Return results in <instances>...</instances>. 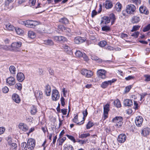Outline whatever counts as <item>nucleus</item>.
I'll return each instance as SVG.
<instances>
[{"label": "nucleus", "instance_id": "nucleus-1", "mask_svg": "<svg viewBox=\"0 0 150 150\" xmlns=\"http://www.w3.org/2000/svg\"><path fill=\"white\" fill-rule=\"evenodd\" d=\"M22 24H24L26 27L30 28H34L35 26L38 25L37 21H35L27 20L25 22L21 21Z\"/></svg>", "mask_w": 150, "mask_h": 150}, {"label": "nucleus", "instance_id": "nucleus-2", "mask_svg": "<svg viewBox=\"0 0 150 150\" xmlns=\"http://www.w3.org/2000/svg\"><path fill=\"white\" fill-rule=\"evenodd\" d=\"M126 12L129 14L133 15L136 12V8L134 5L130 4L127 6L126 8Z\"/></svg>", "mask_w": 150, "mask_h": 150}, {"label": "nucleus", "instance_id": "nucleus-3", "mask_svg": "<svg viewBox=\"0 0 150 150\" xmlns=\"http://www.w3.org/2000/svg\"><path fill=\"white\" fill-rule=\"evenodd\" d=\"M123 118L120 116H116L113 118L112 121L113 122L116 123V126L120 127L122 126L123 124Z\"/></svg>", "mask_w": 150, "mask_h": 150}, {"label": "nucleus", "instance_id": "nucleus-4", "mask_svg": "<svg viewBox=\"0 0 150 150\" xmlns=\"http://www.w3.org/2000/svg\"><path fill=\"white\" fill-rule=\"evenodd\" d=\"M81 74L87 78H91L93 75V73L91 71L85 69L81 70Z\"/></svg>", "mask_w": 150, "mask_h": 150}, {"label": "nucleus", "instance_id": "nucleus-5", "mask_svg": "<svg viewBox=\"0 0 150 150\" xmlns=\"http://www.w3.org/2000/svg\"><path fill=\"white\" fill-rule=\"evenodd\" d=\"M27 145L28 149L30 150L33 149L35 146V140L32 138L28 139L27 142Z\"/></svg>", "mask_w": 150, "mask_h": 150}, {"label": "nucleus", "instance_id": "nucleus-6", "mask_svg": "<svg viewBox=\"0 0 150 150\" xmlns=\"http://www.w3.org/2000/svg\"><path fill=\"white\" fill-rule=\"evenodd\" d=\"M52 99L53 100L57 101L59 98V94L58 91L56 89L52 90Z\"/></svg>", "mask_w": 150, "mask_h": 150}, {"label": "nucleus", "instance_id": "nucleus-7", "mask_svg": "<svg viewBox=\"0 0 150 150\" xmlns=\"http://www.w3.org/2000/svg\"><path fill=\"white\" fill-rule=\"evenodd\" d=\"M116 81V79H112V80H109L107 81H104L102 83L101 87L103 88H105L109 85H111L112 83Z\"/></svg>", "mask_w": 150, "mask_h": 150}, {"label": "nucleus", "instance_id": "nucleus-8", "mask_svg": "<svg viewBox=\"0 0 150 150\" xmlns=\"http://www.w3.org/2000/svg\"><path fill=\"white\" fill-rule=\"evenodd\" d=\"M143 119L141 116H137L135 118V124L137 126L140 127L142 125Z\"/></svg>", "mask_w": 150, "mask_h": 150}, {"label": "nucleus", "instance_id": "nucleus-9", "mask_svg": "<svg viewBox=\"0 0 150 150\" xmlns=\"http://www.w3.org/2000/svg\"><path fill=\"white\" fill-rule=\"evenodd\" d=\"M21 45L22 42H13L11 45V50H16L17 49L21 47Z\"/></svg>", "mask_w": 150, "mask_h": 150}, {"label": "nucleus", "instance_id": "nucleus-10", "mask_svg": "<svg viewBox=\"0 0 150 150\" xmlns=\"http://www.w3.org/2000/svg\"><path fill=\"white\" fill-rule=\"evenodd\" d=\"M98 77L102 79H104L106 78V71L103 69H100L97 71Z\"/></svg>", "mask_w": 150, "mask_h": 150}, {"label": "nucleus", "instance_id": "nucleus-11", "mask_svg": "<svg viewBox=\"0 0 150 150\" xmlns=\"http://www.w3.org/2000/svg\"><path fill=\"white\" fill-rule=\"evenodd\" d=\"M126 136L125 134H121L118 136L117 140L119 143H123L126 140Z\"/></svg>", "mask_w": 150, "mask_h": 150}, {"label": "nucleus", "instance_id": "nucleus-12", "mask_svg": "<svg viewBox=\"0 0 150 150\" xmlns=\"http://www.w3.org/2000/svg\"><path fill=\"white\" fill-rule=\"evenodd\" d=\"M13 100L17 103H19L21 102L19 96L16 93H14L12 98Z\"/></svg>", "mask_w": 150, "mask_h": 150}, {"label": "nucleus", "instance_id": "nucleus-13", "mask_svg": "<svg viewBox=\"0 0 150 150\" xmlns=\"http://www.w3.org/2000/svg\"><path fill=\"white\" fill-rule=\"evenodd\" d=\"M19 129L24 132L27 131L29 129L28 127L25 124L22 123H20L18 125Z\"/></svg>", "mask_w": 150, "mask_h": 150}, {"label": "nucleus", "instance_id": "nucleus-14", "mask_svg": "<svg viewBox=\"0 0 150 150\" xmlns=\"http://www.w3.org/2000/svg\"><path fill=\"white\" fill-rule=\"evenodd\" d=\"M139 10L141 13H144L146 15H148L149 13L147 9L144 6H141L139 8Z\"/></svg>", "mask_w": 150, "mask_h": 150}, {"label": "nucleus", "instance_id": "nucleus-15", "mask_svg": "<svg viewBox=\"0 0 150 150\" xmlns=\"http://www.w3.org/2000/svg\"><path fill=\"white\" fill-rule=\"evenodd\" d=\"M101 19V23L103 25L104 24H107L110 22V18L108 16H104L102 17Z\"/></svg>", "mask_w": 150, "mask_h": 150}, {"label": "nucleus", "instance_id": "nucleus-16", "mask_svg": "<svg viewBox=\"0 0 150 150\" xmlns=\"http://www.w3.org/2000/svg\"><path fill=\"white\" fill-rule=\"evenodd\" d=\"M150 132V129L148 127H146L143 129L142 131L141 134L144 137L149 135Z\"/></svg>", "mask_w": 150, "mask_h": 150}, {"label": "nucleus", "instance_id": "nucleus-17", "mask_svg": "<svg viewBox=\"0 0 150 150\" xmlns=\"http://www.w3.org/2000/svg\"><path fill=\"white\" fill-rule=\"evenodd\" d=\"M17 78L19 81L21 82L24 80L25 79V76L22 73L20 72L17 74Z\"/></svg>", "mask_w": 150, "mask_h": 150}, {"label": "nucleus", "instance_id": "nucleus-18", "mask_svg": "<svg viewBox=\"0 0 150 150\" xmlns=\"http://www.w3.org/2000/svg\"><path fill=\"white\" fill-rule=\"evenodd\" d=\"M140 21V17L137 16H134L131 18V21L133 24H137Z\"/></svg>", "mask_w": 150, "mask_h": 150}, {"label": "nucleus", "instance_id": "nucleus-19", "mask_svg": "<svg viewBox=\"0 0 150 150\" xmlns=\"http://www.w3.org/2000/svg\"><path fill=\"white\" fill-rule=\"evenodd\" d=\"M74 42L76 44H79L85 41V40L80 37H76L74 40Z\"/></svg>", "mask_w": 150, "mask_h": 150}, {"label": "nucleus", "instance_id": "nucleus-20", "mask_svg": "<svg viewBox=\"0 0 150 150\" xmlns=\"http://www.w3.org/2000/svg\"><path fill=\"white\" fill-rule=\"evenodd\" d=\"M82 113L83 116V120H82L80 122L77 123V125H81V124H83L84 123L85 118L88 115V112L87 109H86L85 110L83 111Z\"/></svg>", "mask_w": 150, "mask_h": 150}, {"label": "nucleus", "instance_id": "nucleus-21", "mask_svg": "<svg viewBox=\"0 0 150 150\" xmlns=\"http://www.w3.org/2000/svg\"><path fill=\"white\" fill-rule=\"evenodd\" d=\"M124 104L125 106L131 107L132 105L133 102L132 100L126 99L124 101Z\"/></svg>", "mask_w": 150, "mask_h": 150}, {"label": "nucleus", "instance_id": "nucleus-22", "mask_svg": "<svg viewBox=\"0 0 150 150\" xmlns=\"http://www.w3.org/2000/svg\"><path fill=\"white\" fill-rule=\"evenodd\" d=\"M63 47L64 49V51L67 53L71 54H72L71 49L67 45H64Z\"/></svg>", "mask_w": 150, "mask_h": 150}, {"label": "nucleus", "instance_id": "nucleus-23", "mask_svg": "<svg viewBox=\"0 0 150 150\" xmlns=\"http://www.w3.org/2000/svg\"><path fill=\"white\" fill-rule=\"evenodd\" d=\"M35 95L37 99H40L42 97V93L40 91H36L35 93Z\"/></svg>", "mask_w": 150, "mask_h": 150}, {"label": "nucleus", "instance_id": "nucleus-24", "mask_svg": "<svg viewBox=\"0 0 150 150\" xmlns=\"http://www.w3.org/2000/svg\"><path fill=\"white\" fill-rule=\"evenodd\" d=\"M44 44L47 46H52L54 45V42L53 41L49 39L44 41Z\"/></svg>", "mask_w": 150, "mask_h": 150}, {"label": "nucleus", "instance_id": "nucleus-25", "mask_svg": "<svg viewBox=\"0 0 150 150\" xmlns=\"http://www.w3.org/2000/svg\"><path fill=\"white\" fill-rule=\"evenodd\" d=\"M113 5L111 1H106L105 2V6L107 9H110L112 7Z\"/></svg>", "mask_w": 150, "mask_h": 150}, {"label": "nucleus", "instance_id": "nucleus-26", "mask_svg": "<svg viewBox=\"0 0 150 150\" xmlns=\"http://www.w3.org/2000/svg\"><path fill=\"white\" fill-rule=\"evenodd\" d=\"M102 30L103 31L108 32L110 31L111 30V28L108 25H102Z\"/></svg>", "mask_w": 150, "mask_h": 150}, {"label": "nucleus", "instance_id": "nucleus-27", "mask_svg": "<svg viewBox=\"0 0 150 150\" xmlns=\"http://www.w3.org/2000/svg\"><path fill=\"white\" fill-rule=\"evenodd\" d=\"M45 92L47 96H49L50 95L51 89L49 85H47L46 86Z\"/></svg>", "mask_w": 150, "mask_h": 150}, {"label": "nucleus", "instance_id": "nucleus-28", "mask_svg": "<svg viewBox=\"0 0 150 150\" xmlns=\"http://www.w3.org/2000/svg\"><path fill=\"white\" fill-rule=\"evenodd\" d=\"M28 36L30 38L33 39L35 37L36 35L33 31H29L28 32Z\"/></svg>", "mask_w": 150, "mask_h": 150}, {"label": "nucleus", "instance_id": "nucleus-29", "mask_svg": "<svg viewBox=\"0 0 150 150\" xmlns=\"http://www.w3.org/2000/svg\"><path fill=\"white\" fill-rule=\"evenodd\" d=\"M16 71V68L15 67L13 66H10V72L13 75H15Z\"/></svg>", "mask_w": 150, "mask_h": 150}, {"label": "nucleus", "instance_id": "nucleus-30", "mask_svg": "<svg viewBox=\"0 0 150 150\" xmlns=\"http://www.w3.org/2000/svg\"><path fill=\"white\" fill-rule=\"evenodd\" d=\"M104 114H107L108 113V112L109 110V105L107 104L104 107Z\"/></svg>", "mask_w": 150, "mask_h": 150}, {"label": "nucleus", "instance_id": "nucleus-31", "mask_svg": "<svg viewBox=\"0 0 150 150\" xmlns=\"http://www.w3.org/2000/svg\"><path fill=\"white\" fill-rule=\"evenodd\" d=\"M110 18V20L112 21H111L112 24H113L115 21L116 18L115 17V15L113 13H111L109 15V17Z\"/></svg>", "mask_w": 150, "mask_h": 150}, {"label": "nucleus", "instance_id": "nucleus-32", "mask_svg": "<svg viewBox=\"0 0 150 150\" xmlns=\"http://www.w3.org/2000/svg\"><path fill=\"white\" fill-rule=\"evenodd\" d=\"M113 103L114 105L117 108H120L121 106V103L118 99L115 100L113 102Z\"/></svg>", "mask_w": 150, "mask_h": 150}, {"label": "nucleus", "instance_id": "nucleus-33", "mask_svg": "<svg viewBox=\"0 0 150 150\" xmlns=\"http://www.w3.org/2000/svg\"><path fill=\"white\" fill-rule=\"evenodd\" d=\"M64 150H74V149L72 145H65L64 146Z\"/></svg>", "mask_w": 150, "mask_h": 150}, {"label": "nucleus", "instance_id": "nucleus-34", "mask_svg": "<svg viewBox=\"0 0 150 150\" xmlns=\"http://www.w3.org/2000/svg\"><path fill=\"white\" fill-rule=\"evenodd\" d=\"M37 112V108L36 107L33 105L31 107L30 110V113L32 115H35Z\"/></svg>", "mask_w": 150, "mask_h": 150}, {"label": "nucleus", "instance_id": "nucleus-35", "mask_svg": "<svg viewBox=\"0 0 150 150\" xmlns=\"http://www.w3.org/2000/svg\"><path fill=\"white\" fill-rule=\"evenodd\" d=\"M63 31L66 32L67 35L69 36H71V35L70 33L71 30L69 28L65 27L64 30Z\"/></svg>", "mask_w": 150, "mask_h": 150}, {"label": "nucleus", "instance_id": "nucleus-36", "mask_svg": "<svg viewBox=\"0 0 150 150\" xmlns=\"http://www.w3.org/2000/svg\"><path fill=\"white\" fill-rule=\"evenodd\" d=\"M17 145L15 143H12L10 144V150H16Z\"/></svg>", "mask_w": 150, "mask_h": 150}, {"label": "nucleus", "instance_id": "nucleus-37", "mask_svg": "<svg viewBox=\"0 0 150 150\" xmlns=\"http://www.w3.org/2000/svg\"><path fill=\"white\" fill-rule=\"evenodd\" d=\"M116 10L117 11H120L122 8V5L119 2H117L115 5Z\"/></svg>", "mask_w": 150, "mask_h": 150}, {"label": "nucleus", "instance_id": "nucleus-38", "mask_svg": "<svg viewBox=\"0 0 150 150\" xmlns=\"http://www.w3.org/2000/svg\"><path fill=\"white\" fill-rule=\"evenodd\" d=\"M59 22L64 24H67L69 23V21L65 18H63L60 19Z\"/></svg>", "mask_w": 150, "mask_h": 150}, {"label": "nucleus", "instance_id": "nucleus-39", "mask_svg": "<svg viewBox=\"0 0 150 150\" xmlns=\"http://www.w3.org/2000/svg\"><path fill=\"white\" fill-rule=\"evenodd\" d=\"M15 31L17 34L19 35H21L24 33L23 30L19 28H16V29Z\"/></svg>", "mask_w": 150, "mask_h": 150}, {"label": "nucleus", "instance_id": "nucleus-40", "mask_svg": "<svg viewBox=\"0 0 150 150\" xmlns=\"http://www.w3.org/2000/svg\"><path fill=\"white\" fill-rule=\"evenodd\" d=\"M107 44V42L104 40L100 41L98 43V45L101 47H104Z\"/></svg>", "mask_w": 150, "mask_h": 150}, {"label": "nucleus", "instance_id": "nucleus-41", "mask_svg": "<svg viewBox=\"0 0 150 150\" xmlns=\"http://www.w3.org/2000/svg\"><path fill=\"white\" fill-rule=\"evenodd\" d=\"M94 125L93 122L91 121H89L86 125V128L87 129H89L92 127Z\"/></svg>", "mask_w": 150, "mask_h": 150}, {"label": "nucleus", "instance_id": "nucleus-42", "mask_svg": "<svg viewBox=\"0 0 150 150\" xmlns=\"http://www.w3.org/2000/svg\"><path fill=\"white\" fill-rule=\"evenodd\" d=\"M28 145L25 142H23L21 143V147H22V149L23 150H27L28 148Z\"/></svg>", "mask_w": 150, "mask_h": 150}, {"label": "nucleus", "instance_id": "nucleus-43", "mask_svg": "<svg viewBox=\"0 0 150 150\" xmlns=\"http://www.w3.org/2000/svg\"><path fill=\"white\" fill-rule=\"evenodd\" d=\"M140 26L139 25H135L133 26L132 28V29L131 30V31L132 32H133L134 31H135L138 30L140 28Z\"/></svg>", "mask_w": 150, "mask_h": 150}, {"label": "nucleus", "instance_id": "nucleus-44", "mask_svg": "<svg viewBox=\"0 0 150 150\" xmlns=\"http://www.w3.org/2000/svg\"><path fill=\"white\" fill-rule=\"evenodd\" d=\"M83 54V53L79 50H77L75 53L76 56L80 58L82 57Z\"/></svg>", "mask_w": 150, "mask_h": 150}, {"label": "nucleus", "instance_id": "nucleus-45", "mask_svg": "<svg viewBox=\"0 0 150 150\" xmlns=\"http://www.w3.org/2000/svg\"><path fill=\"white\" fill-rule=\"evenodd\" d=\"M16 83L15 79L12 77L10 76V86L13 85Z\"/></svg>", "mask_w": 150, "mask_h": 150}, {"label": "nucleus", "instance_id": "nucleus-46", "mask_svg": "<svg viewBox=\"0 0 150 150\" xmlns=\"http://www.w3.org/2000/svg\"><path fill=\"white\" fill-rule=\"evenodd\" d=\"M90 136L89 133L83 134L80 135L79 136V138H84Z\"/></svg>", "mask_w": 150, "mask_h": 150}, {"label": "nucleus", "instance_id": "nucleus-47", "mask_svg": "<svg viewBox=\"0 0 150 150\" xmlns=\"http://www.w3.org/2000/svg\"><path fill=\"white\" fill-rule=\"evenodd\" d=\"M144 76L145 78L144 81H145L148 82L150 81V75L145 74Z\"/></svg>", "mask_w": 150, "mask_h": 150}, {"label": "nucleus", "instance_id": "nucleus-48", "mask_svg": "<svg viewBox=\"0 0 150 150\" xmlns=\"http://www.w3.org/2000/svg\"><path fill=\"white\" fill-rule=\"evenodd\" d=\"M139 34V32L138 31L132 33L131 36H132L136 38H137Z\"/></svg>", "mask_w": 150, "mask_h": 150}, {"label": "nucleus", "instance_id": "nucleus-49", "mask_svg": "<svg viewBox=\"0 0 150 150\" xmlns=\"http://www.w3.org/2000/svg\"><path fill=\"white\" fill-rule=\"evenodd\" d=\"M150 29V24H149L145 26L143 30L144 32H146L149 31Z\"/></svg>", "mask_w": 150, "mask_h": 150}, {"label": "nucleus", "instance_id": "nucleus-50", "mask_svg": "<svg viewBox=\"0 0 150 150\" xmlns=\"http://www.w3.org/2000/svg\"><path fill=\"white\" fill-rule=\"evenodd\" d=\"M66 139V137H64L60 139L59 142L58 143V144L59 145H62L63 143L64 142V141Z\"/></svg>", "mask_w": 150, "mask_h": 150}, {"label": "nucleus", "instance_id": "nucleus-51", "mask_svg": "<svg viewBox=\"0 0 150 150\" xmlns=\"http://www.w3.org/2000/svg\"><path fill=\"white\" fill-rule=\"evenodd\" d=\"M15 88H17L18 90H20L22 89V85L20 83H17L15 86Z\"/></svg>", "mask_w": 150, "mask_h": 150}, {"label": "nucleus", "instance_id": "nucleus-52", "mask_svg": "<svg viewBox=\"0 0 150 150\" xmlns=\"http://www.w3.org/2000/svg\"><path fill=\"white\" fill-rule=\"evenodd\" d=\"M132 87V85H129L126 87L125 90V93L128 92L129 91Z\"/></svg>", "mask_w": 150, "mask_h": 150}, {"label": "nucleus", "instance_id": "nucleus-53", "mask_svg": "<svg viewBox=\"0 0 150 150\" xmlns=\"http://www.w3.org/2000/svg\"><path fill=\"white\" fill-rule=\"evenodd\" d=\"M67 136L69 139L72 141L74 142L75 143L76 142L75 139L73 136L68 134L67 135Z\"/></svg>", "mask_w": 150, "mask_h": 150}, {"label": "nucleus", "instance_id": "nucleus-54", "mask_svg": "<svg viewBox=\"0 0 150 150\" xmlns=\"http://www.w3.org/2000/svg\"><path fill=\"white\" fill-rule=\"evenodd\" d=\"M8 88L6 86H5L2 89V92L5 93H8Z\"/></svg>", "mask_w": 150, "mask_h": 150}, {"label": "nucleus", "instance_id": "nucleus-55", "mask_svg": "<svg viewBox=\"0 0 150 150\" xmlns=\"http://www.w3.org/2000/svg\"><path fill=\"white\" fill-rule=\"evenodd\" d=\"M48 71L50 75L52 76L54 75V71L53 69H52L51 68L49 67L48 68Z\"/></svg>", "mask_w": 150, "mask_h": 150}, {"label": "nucleus", "instance_id": "nucleus-56", "mask_svg": "<svg viewBox=\"0 0 150 150\" xmlns=\"http://www.w3.org/2000/svg\"><path fill=\"white\" fill-rule=\"evenodd\" d=\"M65 27L63 25H60L58 26V28L59 30L63 31L64 30Z\"/></svg>", "mask_w": 150, "mask_h": 150}, {"label": "nucleus", "instance_id": "nucleus-57", "mask_svg": "<svg viewBox=\"0 0 150 150\" xmlns=\"http://www.w3.org/2000/svg\"><path fill=\"white\" fill-rule=\"evenodd\" d=\"M59 41H64L66 40L67 39L64 37L62 36H59Z\"/></svg>", "mask_w": 150, "mask_h": 150}, {"label": "nucleus", "instance_id": "nucleus-58", "mask_svg": "<svg viewBox=\"0 0 150 150\" xmlns=\"http://www.w3.org/2000/svg\"><path fill=\"white\" fill-rule=\"evenodd\" d=\"M60 101L62 105L63 106H64L65 104V103L64 102V98L63 97H61Z\"/></svg>", "mask_w": 150, "mask_h": 150}, {"label": "nucleus", "instance_id": "nucleus-59", "mask_svg": "<svg viewBox=\"0 0 150 150\" xmlns=\"http://www.w3.org/2000/svg\"><path fill=\"white\" fill-rule=\"evenodd\" d=\"M105 48L108 50L110 51H114V48L111 46H108L105 47Z\"/></svg>", "mask_w": 150, "mask_h": 150}, {"label": "nucleus", "instance_id": "nucleus-60", "mask_svg": "<svg viewBox=\"0 0 150 150\" xmlns=\"http://www.w3.org/2000/svg\"><path fill=\"white\" fill-rule=\"evenodd\" d=\"M82 57H83L84 60L86 61H87L88 59V57L85 53H83Z\"/></svg>", "mask_w": 150, "mask_h": 150}, {"label": "nucleus", "instance_id": "nucleus-61", "mask_svg": "<svg viewBox=\"0 0 150 150\" xmlns=\"http://www.w3.org/2000/svg\"><path fill=\"white\" fill-rule=\"evenodd\" d=\"M76 142H78L80 144H83L84 143H86V141H85L84 140H77L76 141Z\"/></svg>", "mask_w": 150, "mask_h": 150}, {"label": "nucleus", "instance_id": "nucleus-62", "mask_svg": "<svg viewBox=\"0 0 150 150\" xmlns=\"http://www.w3.org/2000/svg\"><path fill=\"white\" fill-rule=\"evenodd\" d=\"M134 78V77L132 76H129L128 77L125 78V79L127 81H129L130 80L133 79Z\"/></svg>", "mask_w": 150, "mask_h": 150}, {"label": "nucleus", "instance_id": "nucleus-63", "mask_svg": "<svg viewBox=\"0 0 150 150\" xmlns=\"http://www.w3.org/2000/svg\"><path fill=\"white\" fill-rule=\"evenodd\" d=\"M97 14V12L95 10H93L92 12L91 13V16L92 18L94 17V16L96 15Z\"/></svg>", "mask_w": 150, "mask_h": 150}, {"label": "nucleus", "instance_id": "nucleus-64", "mask_svg": "<svg viewBox=\"0 0 150 150\" xmlns=\"http://www.w3.org/2000/svg\"><path fill=\"white\" fill-rule=\"evenodd\" d=\"M16 29V28H15L13 25H11L10 24V31H15Z\"/></svg>", "mask_w": 150, "mask_h": 150}]
</instances>
